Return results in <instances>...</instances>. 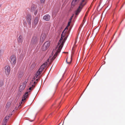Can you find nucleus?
I'll use <instances>...</instances> for the list:
<instances>
[{
    "label": "nucleus",
    "instance_id": "29",
    "mask_svg": "<svg viewBox=\"0 0 125 125\" xmlns=\"http://www.w3.org/2000/svg\"><path fill=\"white\" fill-rule=\"evenodd\" d=\"M1 5L0 4V7H1Z\"/></svg>",
    "mask_w": 125,
    "mask_h": 125
},
{
    "label": "nucleus",
    "instance_id": "28",
    "mask_svg": "<svg viewBox=\"0 0 125 125\" xmlns=\"http://www.w3.org/2000/svg\"><path fill=\"white\" fill-rule=\"evenodd\" d=\"M33 121V120H32V121H31V120H30V121H31V122H32V121Z\"/></svg>",
    "mask_w": 125,
    "mask_h": 125
},
{
    "label": "nucleus",
    "instance_id": "20",
    "mask_svg": "<svg viewBox=\"0 0 125 125\" xmlns=\"http://www.w3.org/2000/svg\"><path fill=\"white\" fill-rule=\"evenodd\" d=\"M39 74H37V73H36V75L35 76H34L32 80V82H31V83H32L33 82L35 79L36 78H37V77L38 76V75Z\"/></svg>",
    "mask_w": 125,
    "mask_h": 125
},
{
    "label": "nucleus",
    "instance_id": "19",
    "mask_svg": "<svg viewBox=\"0 0 125 125\" xmlns=\"http://www.w3.org/2000/svg\"><path fill=\"white\" fill-rule=\"evenodd\" d=\"M29 85L30 87L29 88V90H31V89H32V90L35 87V85H34V84L32 85L31 86V84H30Z\"/></svg>",
    "mask_w": 125,
    "mask_h": 125
},
{
    "label": "nucleus",
    "instance_id": "11",
    "mask_svg": "<svg viewBox=\"0 0 125 125\" xmlns=\"http://www.w3.org/2000/svg\"><path fill=\"white\" fill-rule=\"evenodd\" d=\"M30 91H29L28 92H27L25 93V94L24 95L22 99V101L23 102L25 100L26 98L28 97V93L29 92H30Z\"/></svg>",
    "mask_w": 125,
    "mask_h": 125
},
{
    "label": "nucleus",
    "instance_id": "18",
    "mask_svg": "<svg viewBox=\"0 0 125 125\" xmlns=\"http://www.w3.org/2000/svg\"><path fill=\"white\" fill-rule=\"evenodd\" d=\"M88 13V12H87V11L86 12V13L85 16L84 17L83 20V21L82 22V23L83 24L84 23V22H85L86 20V17L87 16V15Z\"/></svg>",
    "mask_w": 125,
    "mask_h": 125
},
{
    "label": "nucleus",
    "instance_id": "22",
    "mask_svg": "<svg viewBox=\"0 0 125 125\" xmlns=\"http://www.w3.org/2000/svg\"><path fill=\"white\" fill-rule=\"evenodd\" d=\"M71 21H69L68 23L67 26L66 27H67V28H68L67 27H68L70 25V23H71ZM67 29H68V28H67Z\"/></svg>",
    "mask_w": 125,
    "mask_h": 125
},
{
    "label": "nucleus",
    "instance_id": "6",
    "mask_svg": "<svg viewBox=\"0 0 125 125\" xmlns=\"http://www.w3.org/2000/svg\"><path fill=\"white\" fill-rule=\"evenodd\" d=\"M38 38L37 36H34L32 39L31 43L32 44H35L38 42Z\"/></svg>",
    "mask_w": 125,
    "mask_h": 125
},
{
    "label": "nucleus",
    "instance_id": "7",
    "mask_svg": "<svg viewBox=\"0 0 125 125\" xmlns=\"http://www.w3.org/2000/svg\"><path fill=\"white\" fill-rule=\"evenodd\" d=\"M46 35L44 33H42L41 36L40 42L42 43L46 39Z\"/></svg>",
    "mask_w": 125,
    "mask_h": 125
},
{
    "label": "nucleus",
    "instance_id": "25",
    "mask_svg": "<svg viewBox=\"0 0 125 125\" xmlns=\"http://www.w3.org/2000/svg\"><path fill=\"white\" fill-rule=\"evenodd\" d=\"M41 1L42 3L44 1V0H41Z\"/></svg>",
    "mask_w": 125,
    "mask_h": 125
},
{
    "label": "nucleus",
    "instance_id": "9",
    "mask_svg": "<svg viewBox=\"0 0 125 125\" xmlns=\"http://www.w3.org/2000/svg\"><path fill=\"white\" fill-rule=\"evenodd\" d=\"M39 21V18L38 17H36L34 19L32 23V26L33 27H35L38 24Z\"/></svg>",
    "mask_w": 125,
    "mask_h": 125
},
{
    "label": "nucleus",
    "instance_id": "2",
    "mask_svg": "<svg viewBox=\"0 0 125 125\" xmlns=\"http://www.w3.org/2000/svg\"><path fill=\"white\" fill-rule=\"evenodd\" d=\"M17 59L16 56L14 55H12L10 58V61L13 65H14L16 63Z\"/></svg>",
    "mask_w": 125,
    "mask_h": 125
},
{
    "label": "nucleus",
    "instance_id": "10",
    "mask_svg": "<svg viewBox=\"0 0 125 125\" xmlns=\"http://www.w3.org/2000/svg\"><path fill=\"white\" fill-rule=\"evenodd\" d=\"M5 72L7 75H9L10 72V67L9 66H7L5 67Z\"/></svg>",
    "mask_w": 125,
    "mask_h": 125
},
{
    "label": "nucleus",
    "instance_id": "15",
    "mask_svg": "<svg viewBox=\"0 0 125 125\" xmlns=\"http://www.w3.org/2000/svg\"><path fill=\"white\" fill-rule=\"evenodd\" d=\"M18 40L19 43H21L23 41V38L22 36L21 35H20L19 36L18 38Z\"/></svg>",
    "mask_w": 125,
    "mask_h": 125
},
{
    "label": "nucleus",
    "instance_id": "30",
    "mask_svg": "<svg viewBox=\"0 0 125 125\" xmlns=\"http://www.w3.org/2000/svg\"><path fill=\"white\" fill-rule=\"evenodd\" d=\"M38 79H37L36 80L37 81H38Z\"/></svg>",
    "mask_w": 125,
    "mask_h": 125
},
{
    "label": "nucleus",
    "instance_id": "4",
    "mask_svg": "<svg viewBox=\"0 0 125 125\" xmlns=\"http://www.w3.org/2000/svg\"><path fill=\"white\" fill-rule=\"evenodd\" d=\"M50 45V42L47 41L44 44L42 47V50L43 51L46 50L49 46Z\"/></svg>",
    "mask_w": 125,
    "mask_h": 125
},
{
    "label": "nucleus",
    "instance_id": "21",
    "mask_svg": "<svg viewBox=\"0 0 125 125\" xmlns=\"http://www.w3.org/2000/svg\"><path fill=\"white\" fill-rule=\"evenodd\" d=\"M67 59H68V58H67V59L66 60V62H67V63H71V61H72V57H71V60H70V61L69 62H68L67 61Z\"/></svg>",
    "mask_w": 125,
    "mask_h": 125
},
{
    "label": "nucleus",
    "instance_id": "13",
    "mask_svg": "<svg viewBox=\"0 0 125 125\" xmlns=\"http://www.w3.org/2000/svg\"><path fill=\"white\" fill-rule=\"evenodd\" d=\"M50 18V16L48 14H46L43 17V19L47 21H49Z\"/></svg>",
    "mask_w": 125,
    "mask_h": 125
},
{
    "label": "nucleus",
    "instance_id": "17",
    "mask_svg": "<svg viewBox=\"0 0 125 125\" xmlns=\"http://www.w3.org/2000/svg\"><path fill=\"white\" fill-rule=\"evenodd\" d=\"M31 10L32 12H34L35 15H36L37 13V10H36L35 8H31Z\"/></svg>",
    "mask_w": 125,
    "mask_h": 125
},
{
    "label": "nucleus",
    "instance_id": "27",
    "mask_svg": "<svg viewBox=\"0 0 125 125\" xmlns=\"http://www.w3.org/2000/svg\"><path fill=\"white\" fill-rule=\"evenodd\" d=\"M28 81V80H26V81L25 82H26V83Z\"/></svg>",
    "mask_w": 125,
    "mask_h": 125
},
{
    "label": "nucleus",
    "instance_id": "8",
    "mask_svg": "<svg viewBox=\"0 0 125 125\" xmlns=\"http://www.w3.org/2000/svg\"><path fill=\"white\" fill-rule=\"evenodd\" d=\"M31 15L30 14L27 15L26 17V21L29 25L31 24Z\"/></svg>",
    "mask_w": 125,
    "mask_h": 125
},
{
    "label": "nucleus",
    "instance_id": "24",
    "mask_svg": "<svg viewBox=\"0 0 125 125\" xmlns=\"http://www.w3.org/2000/svg\"><path fill=\"white\" fill-rule=\"evenodd\" d=\"M73 15L71 17V18L70 19V21H71V20H72L73 19Z\"/></svg>",
    "mask_w": 125,
    "mask_h": 125
},
{
    "label": "nucleus",
    "instance_id": "16",
    "mask_svg": "<svg viewBox=\"0 0 125 125\" xmlns=\"http://www.w3.org/2000/svg\"><path fill=\"white\" fill-rule=\"evenodd\" d=\"M79 0H73L72 3V5L74 6L77 4Z\"/></svg>",
    "mask_w": 125,
    "mask_h": 125
},
{
    "label": "nucleus",
    "instance_id": "12",
    "mask_svg": "<svg viewBox=\"0 0 125 125\" xmlns=\"http://www.w3.org/2000/svg\"><path fill=\"white\" fill-rule=\"evenodd\" d=\"M9 118V116H7L4 119L2 123V125H6V123H7Z\"/></svg>",
    "mask_w": 125,
    "mask_h": 125
},
{
    "label": "nucleus",
    "instance_id": "3",
    "mask_svg": "<svg viewBox=\"0 0 125 125\" xmlns=\"http://www.w3.org/2000/svg\"><path fill=\"white\" fill-rule=\"evenodd\" d=\"M84 0H82V2L81 3L79 6L76 11L75 15H77L81 11L84 5V4H83V3L84 2Z\"/></svg>",
    "mask_w": 125,
    "mask_h": 125
},
{
    "label": "nucleus",
    "instance_id": "5",
    "mask_svg": "<svg viewBox=\"0 0 125 125\" xmlns=\"http://www.w3.org/2000/svg\"><path fill=\"white\" fill-rule=\"evenodd\" d=\"M47 65V62H45L42 65L39 69L38 71L37 72V73L38 74H40L43 69Z\"/></svg>",
    "mask_w": 125,
    "mask_h": 125
},
{
    "label": "nucleus",
    "instance_id": "1",
    "mask_svg": "<svg viewBox=\"0 0 125 125\" xmlns=\"http://www.w3.org/2000/svg\"><path fill=\"white\" fill-rule=\"evenodd\" d=\"M67 27H66L62 32L61 35V37L58 42V46H57V47H56V49L54 50L53 51V53L55 51H56V52L53 57L52 58H50V59H51L52 61H53L56 58L58 53L60 52L63 46V44L66 39V38L65 37L63 40H62L63 39L62 37H64V35L67 32Z\"/></svg>",
    "mask_w": 125,
    "mask_h": 125
},
{
    "label": "nucleus",
    "instance_id": "23",
    "mask_svg": "<svg viewBox=\"0 0 125 125\" xmlns=\"http://www.w3.org/2000/svg\"><path fill=\"white\" fill-rule=\"evenodd\" d=\"M10 104L9 103H7L6 105V107H8L10 106Z\"/></svg>",
    "mask_w": 125,
    "mask_h": 125
},
{
    "label": "nucleus",
    "instance_id": "14",
    "mask_svg": "<svg viewBox=\"0 0 125 125\" xmlns=\"http://www.w3.org/2000/svg\"><path fill=\"white\" fill-rule=\"evenodd\" d=\"M26 85L25 84L23 83L20 85L19 88V91L21 92L22 90H24L25 87Z\"/></svg>",
    "mask_w": 125,
    "mask_h": 125
},
{
    "label": "nucleus",
    "instance_id": "26",
    "mask_svg": "<svg viewBox=\"0 0 125 125\" xmlns=\"http://www.w3.org/2000/svg\"><path fill=\"white\" fill-rule=\"evenodd\" d=\"M36 83V82H34V83H34V84L33 85H35V86L36 85V84H35Z\"/></svg>",
    "mask_w": 125,
    "mask_h": 125
}]
</instances>
